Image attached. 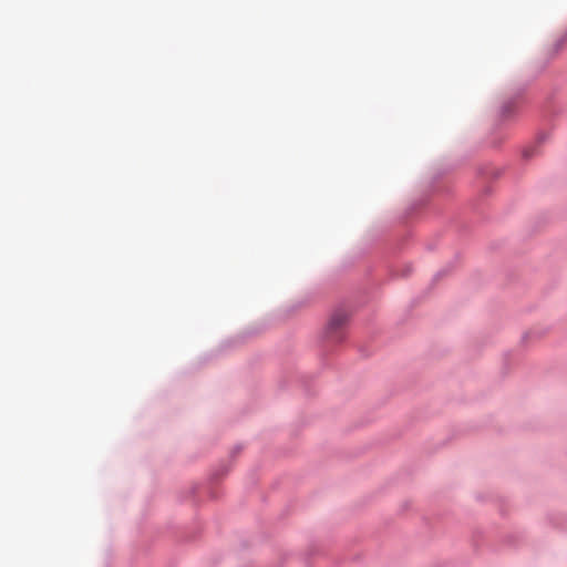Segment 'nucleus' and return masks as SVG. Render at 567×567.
<instances>
[{"label":"nucleus","instance_id":"obj_1","mask_svg":"<svg viewBox=\"0 0 567 567\" xmlns=\"http://www.w3.org/2000/svg\"><path fill=\"white\" fill-rule=\"evenodd\" d=\"M348 322V315L344 311L334 312L327 326V336L332 341L342 339V329Z\"/></svg>","mask_w":567,"mask_h":567}]
</instances>
